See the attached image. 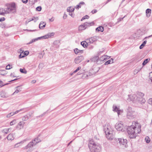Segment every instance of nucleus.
<instances>
[{
    "instance_id": "1",
    "label": "nucleus",
    "mask_w": 152,
    "mask_h": 152,
    "mask_svg": "<svg viewBox=\"0 0 152 152\" xmlns=\"http://www.w3.org/2000/svg\"><path fill=\"white\" fill-rule=\"evenodd\" d=\"M141 126L137 121L133 122L131 126L127 129V133L130 138H134L141 132Z\"/></svg>"
},
{
    "instance_id": "2",
    "label": "nucleus",
    "mask_w": 152,
    "mask_h": 152,
    "mask_svg": "<svg viewBox=\"0 0 152 152\" xmlns=\"http://www.w3.org/2000/svg\"><path fill=\"white\" fill-rule=\"evenodd\" d=\"M41 140L39 138V137H37L36 138L34 139L31 142L28 144L23 147V149H28L27 152H29L32 151V147L36 145V144L41 141Z\"/></svg>"
},
{
    "instance_id": "3",
    "label": "nucleus",
    "mask_w": 152,
    "mask_h": 152,
    "mask_svg": "<svg viewBox=\"0 0 152 152\" xmlns=\"http://www.w3.org/2000/svg\"><path fill=\"white\" fill-rule=\"evenodd\" d=\"M88 146L91 152H99L101 150L100 146L95 143L92 140L90 141Z\"/></svg>"
},
{
    "instance_id": "4",
    "label": "nucleus",
    "mask_w": 152,
    "mask_h": 152,
    "mask_svg": "<svg viewBox=\"0 0 152 152\" xmlns=\"http://www.w3.org/2000/svg\"><path fill=\"white\" fill-rule=\"evenodd\" d=\"M5 13H14L16 12L15 4V3H12L10 6L4 9Z\"/></svg>"
},
{
    "instance_id": "5",
    "label": "nucleus",
    "mask_w": 152,
    "mask_h": 152,
    "mask_svg": "<svg viewBox=\"0 0 152 152\" xmlns=\"http://www.w3.org/2000/svg\"><path fill=\"white\" fill-rule=\"evenodd\" d=\"M136 113L130 107H128L127 109V117L129 119H133L135 117Z\"/></svg>"
},
{
    "instance_id": "6",
    "label": "nucleus",
    "mask_w": 152,
    "mask_h": 152,
    "mask_svg": "<svg viewBox=\"0 0 152 152\" xmlns=\"http://www.w3.org/2000/svg\"><path fill=\"white\" fill-rule=\"evenodd\" d=\"M54 34L53 33H48L47 34H46L43 36L40 37H39L37 38L32 39V40L31 42H30L29 43H28L27 44H31V43H32L33 42H35L36 41H37L39 39H41L42 38H43L44 39H47L49 38H50V37H51L52 36H53Z\"/></svg>"
},
{
    "instance_id": "7",
    "label": "nucleus",
    "mask_w": 152,
    "mask_h": 152,
    "mask_svg": "<svg viewBox=\"0 0 152 152\" xmlns=\"http://www.w3.org/2000/svg\"><path fill=\"white\" fill-rule=\"evenodd\" d=\"M136 94L128 95L126 101L127 102L132 101L134 102H139L138 99Z\"/></svg>"
},
{
    "instance_id": "8",
    "label": "nucleus",
    "mask_w": 152,
    "mask_h": 152,
    "mask_svg": "<svg viewBox=\"0 0 152 152\" xmlns=\"http://www.w3.org/2000/svg\"><path fill=\"white\" fill-rule=\"evenodd\" d=\"M115 141L117 142V144L119 143L120 145H124L125 147H127V140L122 138H118L116 139Z\"/></svg>"
},
{
    "instance_id": "9",
    "label": "nucleus",
    "mask_w": 152,
    "mask_h": 152,
    "mask_svg": "<svg viewBox=\"0 0 152 152\" xmlns=\"http://www.w3.org/2000/svg\"><path fill=\"white\" fill-rule=\"evenodd\" d=\"M136 95L138 98L139 102L144 103L145 101V99L143 98V97L144 96L143 93L140 92H138L136 94Z\"/></svg>"
},
{
    "instance_id": "10",
    "label": "nucleus",
    "mask_w": 152,
    "mask_h": 152,
    "mask_svg": "<svg viewBox=\"0 0 152 152\" xmlns=\"http://www.w3.org/2000/svg\"><path fill=\"white\" fill-rule=\"evenodd\" d=\"M106 137L109 140L111 141L113 140L114 138V132L113 130L108 131V132L105 134Z\"/></svg>"
},
{
    "instance_id": "11",
    "label": "nucleus",
    "mask_w": 152,
    "mask_h": 152,
    "mask_svg": "<svg viewBox=\"0 0 152 152\" xmlns=\"http://www.w3.org/2000/svg\"><path fill=\"white\" fill-rule=\"evenodd\" d=\"M123 110L119 106H115V112L116 113L118 116L122 115L123 113Z\"/></svg>"
},
{
    "instance_id": "12",
    "label": "nucleus",
    "mask_w": 152,
    "mask_h": 152,
    "mask_svg": "<svg viewBox=\"0 0 152 152\" xmlns=\"http://www.w3.org/2000/svg\"><path fill=\"white\" fill-rule=\"evenodd\" d=\"M84 59V57L82 56H78L74 60V62L76 64H78Z\"/></svg>"
},
{
    "instance_id": "13",
    "label": "nucleus",
    "mask_w": 152,
    "mask_h": 152,
    "mask_svg": "<svg viewBox=\"0 0 152 152\" xmlns=\"http://www.w3.org/2000/svg\"><path fill=\"white\" fill-rule=\"evenodd\" d=\"M25 124V122L23 121L20 122L16 126V128L18 130H20L23 127L24 125Z\"/></svg>"
},
{
    "instance_id": "14",
    "label": "nucleus",
    "mask_w": 152,
    "mask_h": 152,
    "mask_svg": "<svg viewBox=\"0 0 152 152\" xmlns=\"http://www.w3.org/2000/svg\"><path fill=\"white\" fill-rule=\"evenodd\" d=\"M123 125L121 122L116 123L115 125V128L118 131L122 130L123 128Z\"/></svg>"
},
{
    "instance_id": "15",
    "label": "nucleus",
    "mask_w": 152,
    "mask_h": 152,
    "mask_svg": "<svg viewBox=\"0 0 152 152\" xmlns=\"http://www.w3.org/2000/svg\"><path fill=\"white\" fill-rule=\"evenodd\" d=\"M98 38V37L97 36H94L89 38V39L87 40V41H89L90 44L92 43L97 40Z\"/></svg>"
},
{
    "instance_id": "16",
    "label": "nucleus",
    "mask_w": 152,
    "mask_h": 152,
    "mask_svg": "<svg viewBox=\"0 0 152 152\" xmlns=\"http://www.w3.org/2000/svg\"><path fill=\"white\" fill-rule=\"evenodd\" d=\"M14 135L15 134H8L7 137L8 140L11 141L13 140L15 138L14 137Z\"/></svg>"
},
{
    "instance_id": "17",
    "label": "nucleus",
    "mask_w": 152,
    "mask_h": 152,
    "mask_svg": "<svg viewBox=\"0 0 152 152\" xmlns=\"http://www.w3.org/2000/svg\"><path fill=\"white\" fill-rule=\"evenodd\" d=\"M28 140V139H25L24 140L22 141L19 142L18 143L15 145L14 146V148H16L19 147L20 146V144H23V143L25 142H26V141H27Z\"/></svg>"
},
{
    "instance_id": "18",
    "label": "nucleus",
    "mask_w": 152,
    "mask_h": 152,
    "mask_svg": "<svg viewBox=\"0 0 152 152\" xmlns=\"http://www.w3.org/2000/svg\"><path fill=\"white\" fill-rule=\"evenodd\" d=\"M83 24L84 25V26H85L86 28L88 27H89L92 25H94V23L93 22L91 23H88L86 22L84 23Z\"/></svg>"
},
{
    "instance_id": "19",
    "label": "nucleus",
    "mask_w": 152,
    "mask_h": 152,
    "mask_svg": "<svg viewBox=\"0 0 152 152\" xmlns=\"http://www.w3.org/2000/svg\"><path fill=\"white\" fill-rule=\"evenodd\" d=\"M46 23L45 22L42 21L39 25V28L40 29H43L45 26Z\"/></svg>"
},
{
    "instance_id": "20",
    "label": "nucleus",
    "mask_w": 152,
    "mask_h": 152,
    "mask_svg": "<svg viewBox=\"0 0 152 152\" xmlns=\"http://www.w3.org/2000/svg\"><path fill=\"white\" fill-rule=\"evenodd\" d=\"M74 51L75 53L76 54H81L83 53V50H80L78 48H76L74 49Z\"/></svg>"
},
{
    "instance_id": "21",
    "label": "nucleus",
    "mask_w": 152,
    "mask_h": 152,
    "mask_svg": "<svg viewBox=\"0 0 152 152\" xmlns=\"http://www.w3.org/2000/svg\"><path fill=\"white\" fill-rule=\"evenodd\" d=\"M146 16L149 18L151 15V10L149 9H148L146 10Z\"/></svg>"
},
{
    "instance_id": "22",
    "label": "nucleus",
    "mask_w": 152,
    "mask_h": 152,
    "mask_svg": "<svg viewBox=\"0 0 152 152\" xmlns=\"http://www.w3.org/2000/svg\"><path fill=\"white\" fill-rule=\"evenodd\" d=\"M104 130L105 134H106L108 131H111L109 130L108 126L107 125H105L104 126Z\"/></svg>"
},
{
    "instance_id": "23",
    "label": "nucleus",
    "mask_w": 152,
    "mask_h": 152,
    "mask_svg": "<svg viewBox=\"0 0 152 152\" xmlns=\"http://www.w3.org/2000/svg\"><path fill=\"white\" fill-rule=\"evenodd\" d=\"M81 45L84 47L86 48L88 46V43L85 41L81 42Z\"/></svg>"
},
{
    "instance_id": "24",
    "label": "nucleus",
    "mask_w": 152,
    "mask_h": 152,
    "mask_svg": "<svg viewBox=\"0 0 152 152\" xmlns=\"http://www.w3.org/2000/svg\"><path fill=\"white\" fill-rule=\"evenodd\" d=\"M16 88H17V89L14 92L13 94H15L18 93L20 91H21V88L20 87V86H18L16 87Z\"/></svg>"
},
{
    "instance_id": "25",
    "label": "nucleus",
    "mask_w": 152,
    "mask_h": 152,
    "mask_svg": "<svg viewBox=\"0 0 152 152\" xmlns=\"http://www.w3.org/2000/svg\"><path fill=\"white\" fill-rule=\"evenodd\" d=\"M74 8L72 7H69L67 8V10L68 12H72L74 11Z\"/></svg>"
},
{
    "instance_id": "26",
    "label": "nucleus",
    "mask_w": 152,
    "mask_h": 152,
    "mask_svg": "<svg viewBox=\"0 0 152 152\" xmlns=\"http://www.w3.org/2000/svg\"><path fill=\"white\" fill-rule=\"evenodd\" d=\"M85 4V3L83 1H82L80 2L79 4L77 5L76 7L75 8L76 9H79L81 7V5H83Z\"/></svg>"
},
{
    "instance_id": "27",
    "label": "nucleus",
    "mask_w": 152,
    "mask_h": 152,
    "mask_svg": "<svg viewBox=\"0 0 152 152\" xmlns=\"http://www.w3.org/2000/svg\"><path fill=\"white\" fill-rule=\"evenodd\" d=\"M86 29L84 24L78 27V30L79 31H82Z\"/></svg>"
},
{
    "instance_id": "28",
    "label": "nucleus",
    "mask_w": 152,
    "mask_h": 152,
    "mask_svg": "<svg viewBox=\"0 0 152 152\" xmlns=\"http://www.w3.org/2000/svg\"><path fill=\"white\" fill-rule=\"evenodd\" d=\"M11 131L10 129V128L8 129H5L2 130V132L5 134H7L9 132H10Z\"/></svg>"
},
{
    "instance_id": "29",
    "label": "nucleus",
    "mask_w": 152,
    "mask_h": 152,
    "mask_svg": "<svg viewBox=\"0 0 152 152\" xmlns=\"http://www.w3.org/2000/svg\"><path fill=\"white\" fill-rule=\"evenodd\" d=\"M96 31H100L101 32H103L104 31V28L102 26H100L96 28Z\"/></svg>"
},
{
    "instance_id": "30",
    "label": "nucleus",
    "mask_w": 152,
    "mask_h": 152,
    "mask_svg": "<svg viewBox=\"0 0 152 152\" xmlns=\"http://www.w3.org/2000/svg\"><path fill=\"white\" fill-rule=\"evenodd\" d=\"M38 19L39 18L38 17H34L32 18V19H31V20H30L28 21L27 23L32 20H34V22H36L37 21V20H38ZM26 23H27V21H26Z\"/></svg>"
},
{
    "instance_id": "31",
    "label": "nucleus",
    "mask_w": 152,
    "mask_h": 152,
    "mask_svg": "<svg viewBox=\"0 0 152 152\" xmlns=\"http://www.w3.org/2000/svg\"><path fill=\"white\" fill-rule=\"evenodd\" d=\"M29 118V117L27 115H26L22 118V120L23 121H27Z\"/></svg>"
},
{
    "instance_id": "32",
    "label": "nucleus",
    "mask_w": 152,
    "mask_h": 152,
    "mask_svg": "<svg viewBox=\"0 0 152 152\" xmlns=\"http://www.w3.org/2000/svg\"><path fill=\"white\" fill-rule=\"evenodd\" d=\"M88 75L86 73H84L83 74L82 78L83 79H87L88 78Z\"/></svg>"
},
{
    "instance_id": "33",
    "label": "nucleus",
    "mask_w": 152,
    "mask_h": 152,
    "mask_svg": "<svg viewBox=\"0 0 152 152\" xmlns=\"http://www.w3.org/2000/svg\"><path fill=\"white\" fill-rule=\"evenodd\" d=\"M147 42V41L145 40L140 45V46L139 48L140 49H142L143 47L145 46V45L146 44Z\"/></svg>"
},
{
    "instance_id": "34",
    "label": "nucleus",
    "mask_w": 152,
    "mask_h": 152,
    "mask_svg": "<svg viewBox=\"0 0 152 152\" xmlns=\"http://www.w3.org/2000/svg\"><path fill=\"white\" fill-rule=\"evenodd\" d=\"M149 81H150L151 83H152V72H150L149 74Z\"/></svg>"
},
{
    "instance_id": "35",
    "label": "nucleus",
    "mask_w": 152,
    "mask_h": 152,
    "mask_svg": "<svg viewBox=\"0 0 152 152\" xmlns=\"http://www.w3.org/2000/svg\"><path fill=\"white\" fill-rule=\"evenodd\" d=\"M1 96L2 98H6L5 92L3 91H2L1 92Z\"/></svg>"
},
{
    "instance_id": "36",
    "label": "nucleus",
    "mask_w": 152,
    "mask_h": 152,
    "mask_svg": "<svg viewBox=\"0 0 152 152\" xmlns=\"http://www.w3.org/2000/svg\"><path fill=\"white\" fill-rule=\"evenodd\" d=\"M17 120L16 119H14L13 121L10 122V126H12L15 124L17 122Z\"/></svg>"
},
{
    "instance_id": "37",
    "label": "nucleus",
    "mask_w": 152,
    "mask_h": 152,
    "mask_svg": "<svg viewBox=\"0 0 152 152\" xmlns=\"http://www.w3.org/2000/svg\"><path fill=\"white\" fill-rule=\"evenodd\" d=\"M108 57V56H102L99 59L102 61H104V60H105L106 59H107V58Z\"/></svg>"
},
{
    "instance_id": "38",
    "label": "nucleus",
    "mask_w": 152,
    "mask_h": 152,
    "mask_svg": "<svg viewBox=\"0 0 152 152\" xmlns=\"http://www.w3.org/2000/svg\"><path fill=\"white\" fill-rule=\"evenodd\" d=\"M113 63V60L111 61L110 60H109L105 62V63H104V64L105 65H107L108 64H111Z\"/></svg>"
},
{
    "instance_id": "39",
    "label": "nucleus",
    "mask_w": 152,
    "mask_h": 152,
    "mask_svg": "<svg viewBox=\"0 0 152 152\" xmlns=\"http://www.w3.org/2000/svg\"><path fill=\"white\" fill-rule=\"evenodd\" d=\"M20 72L26 74L27 73V71L25 70V69H20Z\"/></svg>"
},
{
    "instance_id": "40",
    "label": "nucleus",
    "mask_w": 152,
    "mask_h": 152,
    "mask_svg": "<svg viewBox=\"0 0 152 152\" xmlns=\"http://www.w3.org/2000/svg\"><path fill=\"white\" fill-rule=\"evenodd\" d=\"M145 140L147 143H149L150 141V139L148 136L145 137Z\"/></svg>"
},
{
    "instance_id": "41",
    "label": "nucleus",
    "mask_w": 152,
    "mask_h": 152,
    "mask_svg": "<svg viewBox=\"0 0 152 152\" xmlns=\"http://www.w3.org/2000/svg\"><path fill=\"white\" fill-rule=\"evenodd\" d=\"M140 69L139 68L135 69L134 71V75L137 74L138 72L140 70Z\"/></svg>"
},
{
    "instance_id": "42",
    "label": "nucleus",
    "mask_w": 152,
    "mask_h": 152,
    "mask_svg": "<svg viewBox=\"0 0 152 152\" xmlns=\"http://www.w3.org/2000/svg\"><path fill=\"white\" fill-rule=\"evenodd\" d=\"M149 59H145L142 63V65L143 66L145 65L149 61Z\"/></svg>"
},
{
    "instance_id": "43",
    "label": "nucleus",
    "mask_w": 152,
    "mask_h": 152,
    "mask_svg": "<svg viewBox=\"0 0 152 152\" xmlns=\"http://www.w3.org/2000/svg\"><path fill=\"white\" fill-rule=\"evenodd\" d=\"M89 16L88 15H86L85 16H84L81 19V20L82 21L83 20L85 19H88L89 18Z\"/></svg>"
},
{
    "instance_id": "44",
    "label": "nucleus",
    "mask_w": 152,
    "mask_h": 152,
    "mask_svg": "<svg viewBox=\"0 0 152 152\" xmlns=\"http://www.w3.org/2000/svg\"><path fill=\"white\" fill-rule=\"evenodd\" d=\"M13 115H14V114H13L12 112H11L10 113L7 114L6 116V117L7 118H10Z\"/></svg>"
},
{
    "instance_id": "45",
    "label": "nucleus",
    "mask_w": 152,
    "mask_h": 152,
    "mask_svg": "<svg viewBox=\"0 0 152 152\" xmlns=\"http://www.w3.org/2000/svg\"><path fill=\"white\" fill-rule=\"evenodd\" d=\"M81 66H79L77 68V69L75 70L73 72V73H76V72H78L79 70H80V69H81Z\"/></svg>"
},
{
    "instance_id": "46",
    "label": "nucleus",
    "mask_w": 152,
    "mask_h": 152,
    "mask_svg": "<svg viewBox=\"0 0 152 152\" xmlns=\"http://www.w3.org/2000/svg\"><path fill=\"white\" fill-rule=\"evenodd\" d=\"M148 103L152 106V98L149 99L148 100Z\"/></svg>"
},
{
    "instance_id": "47",
    "label": "nucleus",
    "mask_w": 152,
    "mask_h": 152,
    "mask_svg": "<svg viewBox=\"0 0 152 152\" xmlns=\"http://www.w3.org/2000/svg\"><path fill=\"white\" fill-rule=\"evenodd\" d=\"M4 12H3V9H0V15H4Z\"/></svg>"
},
{
    "instance_id": "48",
    "label": "nucleus",
    "mask_w": 152,
    "mask_h": 152,
    "mask_svg": "<svg viewBox=\"0 0 152 152\" xmlns=\"http://www.w3.org/2000/svg\"><path fill=\"white\" fill-rule=\"evenodd\" d=\"M36 9L38 11H40L41 10L42 7L40 6H39L36 8Z\"/></svg>"
},
{
    "instance_id": "49",
    "label": "nucleus",
    "mask_w": 152,
    "mask_h": 152,
    "mask_svg": "<svg viewBox=\"0 0 152 152\" xmlns=\"http://www.w3.org/2000/svg\"><path fill=\"white\" fill-rule=\"evenodd\" d=\"M22 110H23L22 109H21L19 110H16L15 112H12V113H13V114H14V115H15V114H17L18 113H19L20 111Z\"/></svg>"
},
{
    "instance_id": "50",
    "label": "nucleus",
    "mask_w": 152,
    "mask_h": 152,
    "mask_svg": "<svg viewBox=\"0 0 152 152\" xmlns=\"http://www.w3.org/2000/svg\"><path fill=\"white\" fill-rule=\"evenodd\" d=\"M10 64H8L6 66V69H10L12 68V67H10Z\"/></svg>"
},
{
    "instance_id": "51",
    "label": "nucleus",
    "mask_w": 152,
    "mask_h": 152,
    "mask_svg": "<svg viewBox=\"0 0 152 152\" xmlns=\"http://www.w3.org/2000/svg\"><path fill=\"white\" fill-rule=\"evenodd\" d=\"M29 54V52L28 51H25L24 53V55L25 56V55L27 56Z\"/></svg>"
},
{
    "instance_id": "52",
    "label": "nucleus",
    "mask_w": 152,
    "mask_h": 152,
    "mask_svg": "<svg viewBox=\"0 0 152 152\" xmlns=\"http://www.w3.org/2000/svg\"><path fill=\"white\" fill-rule=\"evenodd\" d=\"M29 1L32 2L33 4H34L37 2V0H29Z\"/></svg>"
},
{
    "instance_id": "53",
    "label": "nucleus",
    "mask_w": 152,
    "mask_h": 152,
    "mask_svg": "<svg viewBox=\"0 0 152 152\" xmlns=\"http://www.w3.org/2000/svg\"><path fill=\"white\" fill-rule=\"evenodd\" d=\"M97 12V10H94L92 11L91 12L92 14H94L95 13H96Z\"/></svg>"
},
{
    "instance_id": "54",
    "label": "nucleus",
    "mask_w": 152,
    "mask_h": 152,
    "mask_svg": "<svg viewBox=\"0 0 152 152\" xmlns=\"http://www.w3.org/2000/svg\"><path fill=\"white\" fill-rule=\"evenodd\" d=\"M22 1L23 3L26 4L27 3L28 0H22Z\"/></svg>"
},
{
    "instance_id": "55",
    "label": "nucleus",
    "mask_w": 152,
    "mask_h": 152,
    "mask_svg": "<svg viewBox=\"0 0 152 152\" xmlns=\"http://www.w3.org/2000/svg\"><path fill=\"white\" fill-rule=\"evenodd\" d=\"M23 51H24L23 50L21 49H20L19 50V51H18V52L20 53H23Z\"/></svg>"
},
{
    "instance_id": "56",
    "label": "nucleus",
    "mask_w": 152,
    "mask_h": 152,
    "mask_svg": "<svg viewBox=\"0 0 152 152\" xmlns=\"http://www.w3.org/2000/svg\"><path fill=\"white\" fill-rule=\"evenodd\" d=\"M32 114H33V113H32V112H31V113H29L28 114L29 115L28 116L29 117V118L32 116Z\"/></svg>"
},
{
    "instance_id": "57",
    "label": "nucleus",
    "mask_w": 152,
    "mask_h": 152,
    "mask_svg": "<svg viewBox=\"0 0 152 152\" xmlns=\"http://www.w3.org/2000/svg\"><path fill=\"white\" fill-rule=\"evenodd\" d=\"M4 20L5 18L4 17L0 18V22L3 21Z\"/></svg>"
},
{
    "instance_id": "58",
    "label": "nucleus",
    "mask_w": 152,
    "mask_h": 152,
    "mask_svg": "<svg viewBox=\"0 0 152 152\" xmlns=\"http://www.w3.org/2000/svg\"><path fill=\"white\" fill-rule=\"evenodd\" d=\"M25 57L24 56L22 55H21V53H20V54L19 56V57L20 58H23Z\"/></svg>"
},
{
    "instance_id": "59",
    "label": "nucleus",
    "mask_w": 152,
    "mask_h": 152,
    "mask_svg": "<svg viewBox=\"0 0 152 152\" xmlns=\"http://www.w3.org/2000/svg\"><path fill=\"white\" fill-rule=\"evenodd\" d=\"M69 15L72 18H74V15H73V14L71 12L69 13Z\"/></svg>"
},
{
    "instance_id": "60",
    "label": "nucleus",
    "mask_w": 152,
    "mask_h": 152,
    "mask_svg": "<svg viewBox=\"0 0 152 152\" xmlns=\"http://www.w3.org/2000/svg\"><path fill=\"white\" fill-rule=\"evenodd\" d=\"M125 16H124L123 18H119L118 19V22H119V21H120L121 20H122L125 17Z\"/></svg>"
},
{
    "instance_id": "61",
    "label": "nucleus",
    "mask_w": 152,
    "mask_h": 152,
    "mask_svg": "<svg viewBox=\"0 0 152 152\" xmlns=\"http://www.w3.org/2000/svg\"><path fill=\"white\" fill-rule=\"evenodd\" d=\"M2 82L0 80V86H3L4 85H2Z\"/></svg>"
},
{
    "instance_id": "62",
    "label": "nucleus",
    "mask_w": 152,
    "mask_h": 152,
    "mask_svg": "<svg viewBox=\"0 0 152 152\" xmlns=\"http://www.w3.org/2000/svg\"><path fill=\"white\" fill-rule=\"evenodd\" d=\"M67 15L65 14H64V16H63V18L64 19H65L67 17Z\"/></svg>"
},
{
    "instance_id": "63",
    "label": "nucleus",
    "mask_w": 152,
    "mask_h": 152,
    "mask_svg": "<svg viewBox=\"0 0 152 152\" xmlns=\"http://www.w3.org/2000/svg\"><path fill=\"white\" fill-rule=\"evenodd\" d=\"M152 37V35H150V36H148V37H145V38H144V39H146L147 38H149V37Z\"/></svg>"
},
{
    "instance_id": "64",
    "label": "nucleus",
    "mask_w": 152,
    "mask_h": 152,
    "mask_svg": "<svg viewBox=\"0 0 152 152\" xmlns=\"http://www.w3.org/2000/svg\"><path fill=\"white\" fill-rule=\"evenodd\" d=\"M36 82V81L35 80H33L31 81V83H35Z\"/></svg>"
}]
</instances>
